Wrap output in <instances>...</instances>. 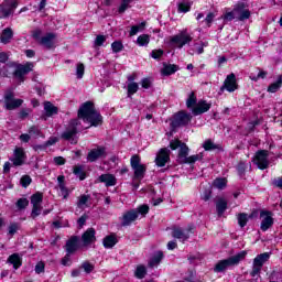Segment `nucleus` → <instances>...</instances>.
<instances>
[{"label":"nucleus","instance_id":"f257e3e1","mask_svg":"<svg viewBox=\"0 0 282 282\" xmlns=\"http://www.w3.org/2000/svg\"><path fill=\"white\" fill-rule=\"evenodd\" d=\"M78 118L84 120V122H89L90 127H98L102 124V116L94 107V102H84L78 110Z\"/></svg>","mask_w":282,"mask_h":282},{"label":"nucleus","instance_id":"f03ea898","mask_svg":"<svg viewBox=\"0 0 282 282\" xmlns=\"http://www.w3.org/2000/svg\"><path fill=\"white\" fill-rule=\"evenodd\" d=\"M248 252L247 251H240L237 254L225 259L220 260L214 268V272H225V270H228V268L232 265H239L243 259H246Z\"/></svg>","mask_w":282,"mask_h":282},{"label":"nucleus","instance_id":"7ed1b4c3","mask_svg":"<svg viewBox=\"0 0 282 282\" xmlns=\"http://www.w3.org/2000/svg\"><path fill=\"white\" fill-rule=\"evenodd\" d=\"M43 31L41 29H36L33 31L32 36L39 45H42V47H45L46 50H54L56 44V33H46L43 35Z\"/></svg>","mask_w":282,"mask_h":282},{"label":"nucleus","instance_id":"20e7f679","mask_svg":"<svg viewBox=\"0 0 282 282\" xmlns=\"http://www.w3.org/2000/svg\"><path fill=\"white\" fill-rule=\"evenodd\" d=\"M78 124H80L78 119L70 120L67 128L62 133V139L70 142V144H78Z\"/></svg>","mask_w":282,"mask_h":282},{"label":"nucleus","instance_id":"39448f33","mask_svg":"<svg viewBox=\"0 0 282 282\" xmlns=\"http://www.w3.org/2000/svg\"><path fill=\"white\" fill-rule=\"evenodd\" d=\"M192 42L193 35L188 33L187 29L182 30L178 34L170 39V43H172V45L176 46L178 50H182L184 45H191Z\"/></svg>","mask_w":282,"mask_h":282},{"label":"nucleus","instance_id":"423d86ee","mask_svg":"<svg viewBox=\"0 0 282 282\" xmlns=\"http://www.w3.org/2000/svg\"><path fill=\"white\" fill-rule=\"evenodd\" d=\"M268 261H270V252H264V253L258 254L253 259L252 270L250 272V276L259 275L261 273L263 264L268 263Z\"/></svg>","mask_w":282,"mask_h":282},{"label":"nucleus","instance_id":"0eeeda50","mask_svg":"<svg viewBox=\"0 0 282 282\" xmlns=\"http://www.w3.org/2000/svg\"><path fill=\"white\" fill-rule=\"evenodd\" d=\"M170 149H172V151L180 149L178 160L181 164H184L186 162L189 151L188 145H186V143H183L182 141H180V139H174L170 142Z\"/></svg>","mask_w":282,"mask_h":282},{"label":"nucleus","instance_id":"6e6552de","mask_svg":"<svg viewBox=\"0 0 282 282\" xmlns=\"http://www.w3.org/2000/svg\"><path fill=\"white\" fill-rule=\"evenodd\" d=\"M141 162L140 155L134 154L130 159V166L134 171V178L142 180L144 178V174L147 173V166Z\"/></svg>","mask_w":282,"mask_h":282},{"label":"nucleus","instance_id":"1a4fd4ad","mask_svg":"<svg viewBox=\"0 0 282 282\" xmlns=\"http://www.w3.org/2000/svg\"><path fill=\"white\" fill-rule=\"evenodd\" d=\"M269 155L268 150H260L253 156L252 162L257 164L260 171H265V169L270 166V161L268 160Z\"/></svg>","mask_w":282,"mask_h":282},{"label":"nucleus","instance_id":"9d476101","mask_svg":"<svg viewBox=\"0 0 282 282\" xmlns=\"http://www.w3.org/2000/svg\"><path fill=\"white\" fill-rule=\"evenodd\" d=\"M10 162L13 166H23L28 162V154L23 148H14L13 155L10 158Z\"/></svg>","mask_w":282,"mask_h":282},{"label":"nucleus","instance_id":"9b49d317","mask_svg":"<svg viewBox=\"0 0 282 282\" xmlns=\"http://www.w3.org/2000/svg\"><path fill=\"white\" fill-rule=\"evenodd\" d=\"M239 89V84H237V76L235 73L229 74L223 86L220 87V91H229V94H232V91H237Z\"/></svg>","mask_w":282,"mask_h":282},{"label":"nucleus","instance_id":"f8f14e48","mask_svg":"<svg viewBox=\"0 0 282 282\" xmlns=\"http://www.w3.org/2000/svg\"><path fill=\"white\" fill-rule=\"evenodd\" d=\"M260 218L262 219L260 224V229L262 230V232H267V230H270V228L274 226V218H272V212L261 210Z\"/></svg>","mask_w":282,"mask_h":282},{"label":"nucleus","instance_id":"ddd939ff","mask_svg":"<svg viewBox=\"0 0 282 282\" xmlns=\"http://www.w3.org/2000/svg\"><path fill=\"white\" fill-rule=\"evenodd\" d=\"M23 105V99H15L14 93L9 91L4 95V107L9 111H12L14 109H19Z\"/></svg>","mask_w":282,"mask_h":282},{"label":"nucleus","instance_id":"4468645a","mask_svg":"<svg viewBox=\"0 0 282 282\" xmlns=\"http://www.w3.org/2000/svg\"><path fill=\"white\" fill-rule=\"evenodd\" d=\"M194 229H195V226H193V225H189L186 230H184L180 227H174L172 229V237L174 239H180V241L184 242L189 239L191 232H193Z\"/></svg>","mask_w":282,"mask_h":282},{"label":"nucleus","instance_id":"2eb2a0df","mask_svg":"<svg viewBox=\"0 0 282 282\" xmlns=\"http://www.w3.org/2000/svg\"><path fill=\"white\" fill-rule=\"evenodd\" d=\"M235 14H237L238 21H248L251 17V12L248 10V6L243 2H239L234 8Z\"/></svg>","mask_w":282,"mask_h":282},{"label":"nucleus","instance_id":"dca6fc26","mask_svg":"<svg viewBox=\"0 0 282 282\" xmlns=\"http://www.w3.org/2000/svg\"><path fill=\"white\" fill-rule=\"evenodd\" d=\"M154 162L156 166H166V164L171 162V150L166 148H162L161 150H159Z\"/></svg>","mask_w":282,"mask_h":282},{"label":"nucleus","instance_id":"f3484780","mask_svg":"<svg viewBox=\"0 0 282 282\" xmlns=\"http://www.w3.org/2000/svg\"><path fill=\"white\" fill-rule=\"evenodd\" d=\"M193 117L188 112L180 111L174 116L173 127H186Z\"/></svg>","mask_w":282,"mask_h":282},{"label":"nucleus","instance_id":"a211bd4d","mask_svg":"<svg viewBox=\"0 0 282 282\" xmlns=\"http://www.w3.org/2000/svg\"><path fill=\"white\" fill-rule=\"evenodd\" d=\"M100 158H107V149L105 147H97L88 152L87 161L88 162H96L100 160Z\"/></svg>","mask_w":282,"mask_h":282},{"label":"nucleus","instance_id":"6ab92c4d","mask_svg":"<svg viewBox=\"0 0 282 282\" xmlns=\"http://www.w3.org/2000/svg\"><path fill=\"white\" fill-rule=\"evenodd\" d=\"M82 243L85 248L91 246V243H96V229L88 228L83 235H82Z\"/></svg>","mask_w":282,"mask_h":282},{"label":"nucleus","instance_id":"aec40b11","mask_svg":"<svg viewBox=\"0 0 282 282\" xmlns=\"http://www.w3.org/2000/svg\"><path fill=\"white\" fill-rule=\"evenodd\" d=\"M97 184H105V186L107 188L111 187V186H116V184H118V178H116V175L113 174H101L100 176H98L97 178Z\"/></svg>","mask_w":282,"mask_h":282},{"label":"nucleus","instance_id":"412c9836","mask_svg":"<svg viewBox=\"0 0 282 282\" xmlns=\"http://www.w3.org/2000/svg\"><path fill=\"white\" fill-rule=\"evenodd\" d=\"M212 105L206 100L200 99L196 106L192 109L193 116H202V113H206V111H210Z\"/></svg>","mask_w":282,"mask_h":282},{"label":"nucleus","instance_id":"4be33fe9","mask_svg":"<svg viewBox=\"0 0 282 282\" xmlns=\"http://www.w3.org/2000/svg\"><path fill=\"white\" fill-rule=\"evenodd\" d=\"M135 219H138V212L132 209L129 212H126L123 214V216L121 217V225L122 226H131V224H133V221H135Z\"/></svg>","mask_w":282,"mask_h":282},{"label":"nucleus","instance_id":"5701e85b","mask_svg":"<svg viewBox=\"0 0 282 282\" xmlns=\"http://www.w3.org/2000/svg\"><path fill=\"white\" fill-rule=\"evenodd\" d=\"M7 263L13 265V270H19L23 265V258L19 253H13L7 259Z\"/></svg>","mask_w":282,"mask_h":282},{"label":"nucleus","instance_id":"b1692460","mask_svg":"<svg viewBox=\"0 0 282 282\" xmlns=\"http://www.w3.org/2000/svg\"><path fill=\"white\" fill-rule=\"evenodd\" d=\"M91 206V195L83 194L77 198V208L85 210Z\"/></svg>","mask_w":282,"mask_h":282},{"label":"nucleus","instance_id":"393cba45","mask_svg":"<svg viewBox=\"0 0 282 282\" xmlns=\"http://www.w3.org/2000/svg\"><path fill=\"white\" fill-rule=\"evenodd\" d=\"M12 39H14V31H12L11 28H6L2 30V33L0 35V43L3 45H8V43L12 42Z\"/></svg>","mask_w":282,"mask_h":282},{"label":"nucleus","instance_id":"a878e982","mask_svg":"<svg viewBox=\"0 0 282 282\" xmlns=\"http://www.w3.org/2000/svg\"><path fill=\"white\" fill-rule=\"evenodd\" d=\"M65 248H66V253L74 254L76 250H78V237L77 236L70 237V239L67 240Z\"/></svg>","mask_w":282,"mask_h":282},{"label":"nucleus","instance_id":"bb28decb","mask_svg":"<svg viewBox=\"0 0 282 282\" xmlns=\"http://www.w3.org/2000/svg\"><path fill=\"white\" fill-rule=\"evenodd\" d=\"M57 186L61 191V195L63 196V199H67L69 197V188L65 185V176L59 175L57 176Z\"/></svg>","mask_w":282,"mask_h":282},{"label":"nucleus","instance_id":"cd10ccee","mask_svg":"<svg viewBox=\"0 0 282 282\" xmlns=\"http://www.w3.org/2000/svg\"><path fill=\"white\" fill-rule=\"evenodd\" d=\"M58 113V107L54 106L51 101L44 102V116L45 118H52V116H56Z\"/></svg>","mask_w":282,"mask_h":282},{"label":"nucleus","instance_id":"c85d7f7f","mask_svg":"<svg viewBox=\"0 0 282 282\" xmlns=\"http://www.w3.org/2000/svg\"><path fill=\"white\" fill-rule=\"evenodd\" d=\"M216 209L219 217H221V215H224V213H226L228 209V200L224 197H218L216 200Z\"/></svg>","mask_w":282,"mask_h":282},{"label":"nucleus","instance_id":"c756f323","mask_svg":"<svg viewBox=\"0 0 282 282\" xmlns=\"http://www.w3.org/2000/svg\"><path fill=\"white\" fill-rule=\"evenodd\" d=\"M204 47H206V44L203 42L194 43L193 45H189L187 52L191 54V56H195V54H204Z\"/></svg>","mask_w":282,"mask_h":282},{"label":"nucleus","instance_id":"7c9ffc66","mask_svg":"<svg viewBox=\"0 0 282 282\" xmlns=\"http://www.w3.org/2000/svg\"><path fill=\"white\" fill-rule=\"evenodd\" d=\"M203 149L205 151H221V144L215 143L213 139H207L203 143Z\"/></svg>","mask_w":282,"mask_h":282},{"label":"nucleus","instance_id":"2f4dec72","mask_svg":"<svg viewBox=\"0 0 282 282\" xmlns=\"http://www.w3.org/2000/svg\"><path fill=\"white\" fill-rule=\"evenodd\" d=\"M73 173L76 175V177H78V180H80V182L87 178V173H85V166L83 165H75L73 167Z\"/></svg>","mask_w":282,"mask_h":282},{"label":"nucleus","instance_id":"473e14b6","mask_svg":"<svg viewBox=\"0 0 282 282\" xmlns=\"http://www.w3.org/2000/svg\"><path fill=\"white\" fill-rule=\"evenodd\" d=\"M28 133L31 138H45V134L43 131H41V128L39 126H31L28 130Z\"/></svg>","mask_w":282,"mask_h":282},{"label":"nucleus","instance_id":"72a5a7b5","mask_svg":"<svg viewBox=\"0 0 282 282\" xmlns=\"http://www.w3.org/2000/svg\"><path fill=\"white\" fill-rule=\"evenodd\" d=\"M162 259H164V253L162 251H156L149 262L150 268H155V265H160Z\"/></svg>","mask_w":282,"mask_h":282},{"label":"nucleus","instance_id":"f704fd0d","mask_svg":"<svg viewBox=\"0 0 282 282\" xmlns=\"http://www.w3.org/2000/svg\"><path fill=\"white\" fill-rule=\"evenodd\" d=\"M281 86H282V75L278 77L276 82L269 85L267 91H269V94H276V91L281 89Z\"/></svg>","mask_w":282,"mask_h":282},{"label":"nucleus","instance_id":"c9c22d12","mask_svg":"<svg viewBox=\"0 0 282 282\" xmlns=\"http://www.w3.org/2000/svg\"><path fill=\"white\" fill-rule=\"evenodd\" d=\"M196 106H197V96L195 95V91H191L186 99V107L187 109H191L193 111L194 107Z\"/></svg>","mask_w":282,"mask_h":282},{"label":"nucleus","instance_id":"e433bc0d","mask_svg":"<svg viewBox=\"0 0 282 282\" xmlns=\"http://www.w3.org/2000/svg\"><path fill=\"white\" fill-rule=\"evenodd\" d=\"M118 243V238H116V235H110L104 238L102 245L105 248H113Z\"/></svg>","mask_w":282,"mask_h":282},{"label":"nucleus","instance_id":"4c0bfd02","mask_svg":"<svg viewBox=\"0 0 282 282\" xmlns=\"http://www.w3.org/2000/svg\"><path fill=\"white\" fill-rule=\"evenodd\" d=\"M180 69V66L175 64L165 65L162 69L163 76H171L172 74H175Z\"/></svg>","mask_w":282,"mask_h":282},{"label":"nucleus","instance_id":"58836bf2","mask_svg":"<svg viewBox=\"0 0 282 282\" xmlns=\"http://www.w3.org/2000/svg\"><path fill=\"white\" fill-rule=\"evenodd\" d=\"M237 219L240 228H246V226L248 225V220L252 219V216H248V214L241 213L238 214Z\"/></svg>","mask_w":282,"mask_h":282},{"label":"nucleus","instance_id":"ea45409f","mask_svg":"<svg viewBox=\"0 0 282 282\" xmlns=\"http://www.w3.org/2000/svg\"><path fill=\"white\" fill-rule=\"evenodd\" d=\"M149 43H151V36H149V34H142L137 39V44L140 47H147Z\"/></svg>","mask_w":282,"mask_h":282},{"label":"nucleus","instance_id":"a19ab883","mask_svg":"<svg viewBox=\"0 0 282 282\" xmlns=\"http://www.w3.org/2000/svg\"><path fill=\"white\" fill-rule=\"evenodd\" d=\"M32 206H41L43 204V193H35L31 196Z\"/></svg>","mask_w":282,"mask_h":282},{"label":"nucleus","instance_id":"79ce46f5","mask_svg":"<svg viewBox=\"0 0 282 282\" xmlns=\"http://www.w3.org/2000/svg\"><path fill=\"white\" fill-rule=\"evenodd\" d=\"M199 160H204V153L187 156V159H185V162H183V164H195V162H199Z\"/></svg>","mask_w":282,"mask_h":282},{"label":"nucleus","instance_id":"37998d69","mask_svg":"<svg viewBox=\"0 0 282 282\" xmlns=\"http://www.w3.org/2000/svg\"><path fill=\"white\" fill-rule=\"evenodd\" d=\"M228 184V181L226 178H216L213 182L214 188H218V191H224Z\"/></svg>","mask_w":282,"mask_h":282},{"label":"nucleus","instance_id":"c03bdc74","mask_svg":"<svg viewBox=\"0 0 282 282\" xmlns=\"http://www.w3.org/2000/svg\"><path fill=\"white\" fill-rule=\"evenodd\" d=\"M22 76H25L26 74H30V72H32V69H34V64L33 63H26L25 65H21L17 67Z\"/></svg>","mask_w":282,"mask_h":282},{"label":"nucleus","instance_id":"a18cd8bd","mask_svg":"<svg viewBox=\"0 0 282 282\" xmlns=\"http://www.w3.org/2000/svg\"><path fill=\"white\" fill-rule=\"evenodd\" d=\"M138 89H140V85L138 83L132 82L128 84V98H131L133 94H138Z\"/></svg>","mask_w":282,"mask_h":282},{"label":"nucleus","instance_id":"49530a36","mask_svg":"<svg viewBox=\"0 0 282 282\" xmlns=\"http://www.w3.org/2000/svg\"><path fill=\"white\" fill-rule=\"evenodd\" d=\"M134 276L137 279H144V276H147V267L142 264L138 265L134 272Z\"/></svg>","mask_w":282,"mask_h":282},{"label":"nucleus","instance_id":"de8ad7c7","mask_svg":"<svg viewBox=\"0 0 282 282\" xmlns=\"http://www.w3.org/2000/svg\"><path fill=\"white\" fill-rule=\"evenodd\" d=\"M144 28H147V22H141L140 25L131 26L130 36H135V34H138V32H142V30H144Z\"/></svg>","mask_w":282,"mask_h":282},{"label":"nucleus","instance_id":"09e8293b","mask_svg":"<svg viewBox=\"0 0 282 282\" xmlns=\"http://www.w3.org/2000/svg\"><path fill=\"white\" fill-rule=\"evenodd\" d=\"M15 206L19 208V210H23L30 206V200H28V198H19Z\"/></svg>","mask_w":282,"mask_h":282},{"label":"nucleus","instance_id":"8fccbe9b","mask_svg":"<svg viewBox=\"0 0 282 282\" xmlns=\"http://www.w3.org/2000/svg\"><path fill=\"white\" fill-rule=\"evenodd\" d=\"M41 210H43V206L32 205V212H31L32 219H36V217H39V215H41Z\"/></svg>","mask_w":282,"mask_h":282},{"label":"nucleus","instance_id":"3c124183","mask_svg":"<svg viewBox=\"0 0 282 282\" xmlns=\"http://www.w3.org/2000/svg\"><path fill=\"white\" fill-rule=\"evenodd\" d=\"M20 184L23 188H28L32 184V177L30 175H23L20 180Z\"/></svg>","mask_w":282,"mask_h":282},{"label":"nucleus","instance_id":"603ef678","mask_svg":"<svg viewBox=\"0 0 282 282\" xmlns=\"http://www.w3.org/2000/svg\"><path fill=\"white\" fill-rule=\"evenodd\" d=\"M111 50L115 54H118V52H122V50H124V45H122V42L116 41L111 44Z\"/></svg>","mask_w":282,"mask_h":282},{"label":"nucleus","instance_id":"864d4df0","mask_svg":"<svg viewBox=\"0 0 282 282\" xmlns=\"http://www.w3.org/2000/svg\"><path fill=\"white\" fill-rule=\"evenodd\" d=\"M82 268L86 272V274H91V272H94L95 269L94 264L88 261L83 262Z\"/></svg>","mask_w":282,"mask_h":282},{"label":"nucleus","instance_id":"5fc2aeb1","mask_svg":"<svg viewBox=\"0 0 282 282\" xmlns=\"http://www.w3.org/2000/svg\"><path fill=\"white\" fill-rule=\"evenodd\" d=\"M213 21H215V13L209 12L205 20L203 21V23H205V25H207V28H210V25H213Z\"/></svg>","mask_w":282,"mask_h":282},{"label":"nucleus","instance_id":"6e6d98bb","mask_svg":"<svg viewBox=\"0 0 282 282\" xmlns=\"http://www.w3.org/2000/svg\"><path fill=\"white\" fill-rule=\"evenodd\" d=\"M130 3H131V0H122L121 4L119 7V13L124 14V12H127Z\"/></svg>","mask_w":282,"mask_h":282},{"label":"nucleus","instance_id":"4d7b16f0","mask_svg":"<svg viewBox=\"0 0 282 282\" xmlns=\"http://www.w3.org/2000/svg\"><path fill=\"white\" fill-rule=\"evenodd\" d=\"M76 76L77 78H83V76H85V64L83 63L77 64Z\"/></svg>","mask_w":282,"mask_h":282},{"label":"nucleus","instance_id":"13d9d810","mask_svg":"<svg viewBox=\"0 0 282 282\" xmlns=\"http://www.w3.org/2000/svg\"><path fill=\"white\" fill-rule=\"evenodd\" d=\"M105 41H107V36L97 35V37L95 39V47H101V45L105 44Z\"/></svg>","mask_w":282,"mask_h":282},{"label":"nucleus","instance_id":"bf43d9fd","mask_svg":"<svg viewBox=\"0 0 282 282\" xmlns=\"http://www.w3.org/2000/svg\"><path fill=\"white\" fill-rule=\"evenodd\" d=\"M247 167L248 166L246 165V162H243V161L239 162V164L237 166L238 175H240V176L246 175V169Z\"/></svg>","mask_w":282,"mask_h":282},{"label":"nucleus","instance_id":"052dcab7","mask_svg":"<svg viewBox=\"0 0 282 282\" xmlns=\"http://www.w3.org/2000/svg\"><path fill=\"white\" fill-rule=\"evenodd\" d=\"M9 14H12V9L11 8L8 9V8L2 7L0 9V19H8Z\"/></svg>","mask_w":282,"mask_h":282},{"label":"nucleus","instance_id":"680f3d73","mask_svg":"<svg viewBox=\"0 0 282 282\" xmlns=\"http://www.w3.org/2000/svg\"><path fill=\"white\" fill-rule=\"evenodd\" d=\"M191 10V2H181L178 4V12H188Z\"/></svg>","mask_w":282,"mask_h":282},{"label":"nucleus","instance_id":"e2e57ef3","mask_svg":"<svg viewBox=\"0 0 282 282\" xmlns=\"http://www.w3.org/2000/svg\"><path fill=\"white\" fill-rule=\"evenodd\" d=\"M151 85H153V82L151 80V78L147 77L141 79V87L143 89H150Z\"/></svg>","mask_w":282,"mask_h":282},{"label":"nucleus","instance_id":"0e129e2a","mask_svg":"<svg viewBox=\"0 0 282 282\" xmlns=\"http://www.w3.org/2000/svg\"><path fill=\"white\" fill-rule=\"evenodd\" d=\"M162 56H164V51H162V48L153 50L151 52V57L154 59L162 58Z\"/></svg>","mask_w":282,"mask_h":282},{"label":"nucleus","instance_id":"69168bd1","mask_svg":"<svg viewBox=\"0 0 282 282\" xmlns=\"http://www.w3.org/2000/svg\"><path fill=\"white\" fill-rule=\"evenodd\" d=\"M268 76V72H265V70H260L259 73H258V75L257 76H250V79L251 80H254V83H257V80H259V78H265Z\"/></svg>","mask_w":282,"mask_h":282},{"label":"nucleus","instance_id":"338daca9","mask_svg":"<svg viewBox=\"0 0 282 282\" xmlns=\"http://www.w3.org/2000/svg\"><path fill=\"white\" fill-rule=\"evenodd\" d=\"M138 215H148L149 214V207L148 205H141L137 209Z\"/></svg>","mask_w":282,"mask_h":282},{"label":"nucleus","instance_id":"774afa93","mask_svg":"<svg viewBox=\"0 0 282 282\" xmlns=\"http://www.w3.org/2000/svg\"><path fill=\"white\" fill-rule=\"evenodd\" d=\"M19 230V225L12 224L9 226V235L10 237H14L17 235V231Z\"/></svg>","mask_w":282,"mask_h":282}]
</instances>
